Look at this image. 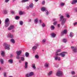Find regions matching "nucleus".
Here are the masks:
<instances>
[{
    "label": "nucleus",
    "instance_id": "6",
    "mask_svg": "<svg viewBox=\"0 0 77 77\" xmlns=\"http://www.w3.org/2000/svg\"><path fill=\"white\" fill-rule=\"evenodd\" d=\"M56 75L58 77H61L62 76V72L61 71H58L57 72Z\"/></svg>",
    "mask_w": 77,
    "mask_h": 77
},
{
    "label": "nucleus",
    "instance_id": "39",
    "mask_svg": "<svg viewBox=\"0 0 77 77\" xmlns=\"http://www.w3.org/2000/svg\"><path fill=\"white\" fill-rule=\"evenodd\" d=\"M42 27H45V23H42Z\"/></svg>",
    "mask_w": 77,
    "mask_h": 77
},
{
    "label": "nucleus",
    "instance_id": "62",
    "mask_svg": "<svg viewBox=\"0 0 77 77\" xmlns=\"http://www.w3.org/2000/svg\"><path fill=\"white\" fill-rule=\"evenodd\" d=\"M12 32H15V30H12Z\"/></svg>",
    "mask_w": 77,
    "mask_h": 77
},
{
    "label": "nucleus",
    "instance_id": "32",
    "mask_svg": "<svg viewBox=\"0 0 77 77\" xmlns=\"http://www.w3.org/2000/svg\"><path fill=\"white\" fill-rule=\"evenodd\" d=\"M61 51V49H59L57 50L56 52L57 53H59V52H60V51Z\"/></svg>",
    "mask_w": 77,
    "mask_h": 77
},
{
    "label": "nucleus",
    "instance_id": "47",
    "mask_svg": "<svg viewBox=\"0 0 77 77\" xmlns=\"http://www.w3.org/2000/svg\"><path fill=\"white\" fill-rule=\"evenodd\" d=\"M46 41V39H44L43 40L42 42L43 43H44Z\"/></svg>",
    "mask_w": 77,
    "mask_h": 77
},
{
    "label": "nucleus",
    "instance_id": "17",
    "mask_svg": "<svg viewBox=\"0 0 77 77\" xmlns=\"http://www.w3.org/2000/svg\"><path fill=\"white\" fill-rule=\"evenodd\" d=\"M8 61L10 63H13V60L10 59L8 60Z\"/></svg>",
    "mask_w": 77,
    "mask_h": 77
},
{
    "label": "nucleus",
    "instance_id": "15",
    "mask_svg": "<svg viewBox=\"0 0 77 77\" xmlns=\"http://www.w3.org/2000/svg\"><path fill=\"white\" fill-rule=\"evenodd\" d=\"M73 51L74 53H77V48H74L72 50Z\"/></svg>",
    "mask_w": 77,
    "mask_h": 77
},
{
    "label": "nucleus",
    "instance_id": "3",
    "mask_svg": "<svg viewBox=\"0 0 77 77\" xmlns=\"http://www.w3.org/2000/svg\"><path fill=\"white\" fill-rule=\"evenodd\" d=\"M67 54V52H63L61 53L56 54V55L57 56H61L62 57H64L65 56V54Z\"/></svg>",
    "mask_w": 77,
    "mask_h": 77
},
{
    "label": "nucleus",
    "instance_id": "49",
    "mask_svg": "<svg viewBox=\"0 0 77 77\" xmlns=\"http://www.w3.org/2000/svg\"><path fill=\"white\" fill-rule=\"evenodd\" d=\"M9 1V0H5V3H8Z\"/></svg>",
    "mask_w": 77,
    "mask_h": 77
},
{
    "label": "nucleus",
    "instance_id": "45",
    "mask_svg": "<svg viewBox=\"0 0 77 77\" xmlns=\"http://www.w3.org/2000/svg\"><path fill=\"white\" fill-rule=\"evenodd\" d=\"M19 14L20 15H23V12H22L21 11H20Z\"/></svg>",
    "mask_w": 77,
    "mask_h": 77
},
{
    "label": "nucleus",
    "instance_id": "26",
    "mask_svg": "<svg viewBox=\"0 0 77 77\" xmlns=\"http://www.w3.org/2000/svg\"><path fill=\"white\" fill-rule=\"evenodd\" d=\"M52 73H53V71H50L48 73V75H51V74H52Z\"/></svg>",
    "mask_w": 77,
    "mask_h": 77
},
{
    "label": "nucleus",
    "instance_id": "19",
    "mask_svg": "<svg viewBox=\"0 0 77 77\" xmlns=\"http://www.w3.org/2000/svg\"><path fill=\"white\" fill-rule=\"evenodd\" d=\"M36 48H37V46H34L32 48V49L33 51H34V50H36Z\"/></svg>",
    "mask_w": 77,
    "mask_h": 77
},
{
    "label": "nucleus",
    "instance_id": "58",
    "mask_svg": "<svg viewBox=\"0 0 77 77\" xmlns=\"http://www.w3.org/2000/svg\"><path fill=\"white\" fill-rule=\"evenodd\" d=\"M29 22H31V19H29Z\"/></svg>",
    "mask_w": 77,
    "mask_h": 77
},
{
    "label": "nucleus",
    "instance_id": "27",
    "mask_svg": "<svg viewBox=\"0 0 77 77\" xmlns=\"http://www.w3.org/2000/svg\"><path fill=\"white\" fill-rule=\"evenodd\" d=\"M28 1H29V0H22L21 1V2L22 3H24V2H28Z\"/></svg>",
    "mask_w": 77,
    "mask_h": 77
},
{
    "label": "nucleus",
    "instance_id": "37",
    "mask_svg": "<svg viewBox=\"0 0 77 77\" xmlns=\"http://www.w3.org/2000/svg\"><path fill=\"white\" fill-rule=\"evenodd\" d=\"M66 16L67 17V18H69V17H70V16H69V14H66Z\"/></svg>",
    "mask_w": 77,
    "mask_h": 77
},
{
    "label": "nucleus",
    "instance_id": "31",
    "mask_svg": "<svg viewBox=\"0 0 77 77\" xmlns=\"http://www.w3.org/2000/svg\"><path fill=\"white\" fill-rule=\"evenodd\" d=\"M45 12H46V15H48V14H49L48 11V10H46Z\"/></svg>",
    "mask_w": 77,
    "mask_h": 77
},
{
    "label": "nucleus",
    "instance_id": "50",
    "mask_svg": "<svg viewBox=\"0 0 77 77\" xmlns=\"http://www.w3.org/2000/svg\"><path fill=\"white\" fill-rule=\"evenodd\" d=\"M14 56V55L12 54H11L10 55V57H12Z\"/></svg>",
    "mask_w": 77,
    "mask_h": 77
},
{
    "label": "nucleus",
    "instance_id": "56",
    "mask_svg": "<svg viewBox=\"0 0 77 77\" xmlns=\"http://www.w3.org/2000/svg\"><path fill=\"white\" fill-rule=\"evenodd\" d=\"M60 24H58L57 25L58 27H60Z\"/></svg>",
    "mask_w": 77,
    "mask_h": 77
},
{
    "label": "nucleus",
    "instance_id": "54",
    "mask_svg": "<svg viewBox=\"0 0 77 77\" xmlns=\"http://www.w3.org/2000/svg\"><path fill=\"white\" fill-rule=\"evenodd\" d=\"M11 13L12 14H14V12L13 11H11Z\"/></svg>",
    "mask_w": 77,
    "mask_h": 77
},
{
    "label": "nucleus",
    "instance_id": "64",
    "mask_svg": "<svg viewBox=\"0 0 77 77\" xmlns=\"http://www.w3.org/2000/svg\"><path fill=\"white\" fill-rule=\"evenodd\" d=\"M33 15H34V16H35V15H36V14H33Z\"/></svg>",
    "mask_w": 77,
    "mask_h": 77
},
{
    "label": "nucleus",
    "instance_id": "48",
    "mask_svg": "<svg viewBox=\"0 0 77 77\" xmlns=\"http://www.w3.org/2000/svg\"><path fill=\"white\" fill-rule=\"evenodd\" d=\"M45 1H43L42 2V5H44V4H45Z\"/></svg>",
    "mask_w": 77,
    "mask_h": 77
},
{
    "label": "nucleus",
    "instance_id": "63",
    "mask_svg": "<svg viewBox=\"0 0 77 77\" xmlns=\"http://www.w3.org/2000/svg\"><path fill=\"white\" fill-rule=\"evenodd\" d=\"M19 63H21V60H19Z\"/></svg>",
    "mask_w": 77,
    "mask_h": 77
},
{
    "label": "nucleus",
    "instance_id": "14",
    "mask_svg": "<svg viewBox=\"0 0 77 77\" xmlns=\"http://www.w3.org/2000/svg\"><path fill=\"white\" fill-rule=\"evenodd\" d=\"M1 56L2 57H4V56H5V52L4 51H2L1 52Z\"/></svg>",
    "mask_w": 77,
    "mask_h": 77
},
{
    "label": "nucleus",
    "instance_id": "40",
    "mask_svg": "<svg viewBox=\"0 0 77 77\" xmlns=\"http://www.w3.org/2000/svg\"><path fill=\"white\" fill-rule=\"evenodd\" d=\"M4 14H7L8 13V12H7V11L5 10L4 11Z\"/></svg>",
    "mask_w": 77,
    "mask_h": 77
},
{
    "label": "nucleus",
    "instance_id": "41",
    "mask_svg": "<svg viewBox=\"0 0 77 77\" xmlns=\"http://www.w3.org/2000/svg\"><path fill=\"white\" fill-rule=\"evenodd\" d=\"M0 61L1 63H3V59H1V60H0Z\"/></svg>",
    "mask_w": 77,
    "mask_h": 77
},
{
    "label": "nucleus",
    "instance_id": "46",
    "mask_svg": "<svg viewBox=\"0 0 77 77\" xmlns=\"http://www.w3.org/2000/svg\"><path fill=\"white\" fill-rule=\"evenodd\" d=\"M74 10L75 12H77V8H75Z\"/></svg>",
    "mask_w": 77,
    "mask_h": 77
},
{
    "label": "nucleus",
    "instance_id": "9",
    "mask_svg": "<svg viewBox=\"0 0 77 77\" xmlns=\"http://www.w3.org/2000/svg\"><path fill=\"white\" fill-rule=\"evenodd\" d=\"M7 36L8 38L10 37L11 38H13V35L12 34H11V33L10 32L8 34Z\"/></svg>",
    "mask_w": 77,
    "mask_h": 77
},
{
    "label": "nucleus",
    "instance_id": "1",
    "mask_svg": "<svg viewBox=\"0 0 77 77\" xmlns=\"http://www.w3.org/2000/svg\"><path fill=\"white\" fill-rule=\"evenodd\" d=\"M63 17H64L63 16L61 15L60 16V21H62L61 23V25L62 26H63L64 25V24L67 20L66 19L63 18Z\"/></svg>",
    "mask_w": 77,
    "mask_h": 77
},
{
    "label": "nucleus",
    "instance_id": "21",
    "mask_svg": "<svg viewBox=\"0 0 77 77\" xmlns=\"http://www.w3.org/2000/svg\"><path fill=\"white\" fill-rule=\"evenodd\" d=\"M10 41L13 44H15V40L14 39H11L10 40Z\"/></svg>",
    "mask_w": 77,
    "mask_h": 77
},
{
    "label": "nucleus",
    "instance_id": "24",
    "mask_svg": "<svg viewBox=\"0 0 77 77\" xmlns=\"http://www.w3.org/2000/svg\"><path fill=\"white\" fill-rule=\"evenodd\" d=\"M69 36L71 38H72V37H73V33L72 32H71L70 33Z\"/></svg>",
    "mask_w": 77,
    "mask_h": 77
},
{
    "label": "nucleus",
    "instance_id": "36",
    "mask_svg": "<svg viewBox=\"0 0 77 77\" xmlns=\"http://www.w3.org/2000/svg\"><path fill=\"white\" fill-rule=\"evenodd\" d=\"M16 59H20V57L19 56L17 55L16 57Z\"/></svg>",
    "mask_w": 77,
    "mask_h": 77
},
{
    "label": "nucleus",
    "instance_id": "13",
    "mask_svg": "<svg viewBox=\"0 0 77 77\" xmlns=\"http://www.w3.org/2000/svg\"><path fill=\"white\" fill-rule=\"evenodd\" d=\"M76 3H77V0H73L71 3V4H72V5H75V4H76Z\"/></svg>",
    "mask_w": 77,
    "mask_h": 77
},
{
    "label": "nucleus",
    "instance_id": "5",
    "mask_svg": "<svg viewBox=\"0 0 77 77\" xmlns=\"http://www.w3.org/2000/svg\"><path fill=\"white\" fill-rule=\"evenodd\" d=\"M34 75V73H33V72H30L29 74H26V77H31V76H32V75Z\"/></svg>",
    "mask_w": 77,
    "mask_h": 77
},
{
    "label": "nucleus",
    "instance_id": "38",
    "mask_svg": "<svg viewBox=\"0 0 77 77\" xmlns=\"http://www.w3.org/2000/svg\"><path fill=\"white\" fill-rule=\"evenodd\" d=\"M21 59L22 61H24V58L23 57H21Z\"/></svg>",
    "mask_w": 77,
    "mask_h": 77
},
{
    "label": "nucleus",
    "instance_id": "16",
    "mask_svg": "<svg viewBox=\"0 0 77 77\" xmlns=\"http://www.w3.org/2000/svg\"><path fill=\"white\" fill-rule=\"evenodd\" d=\"M22 53V52L21 51H17L16 52V53L17 54V55H18L19 56V55H20L21 53Z\"/></svg>",
    "mask_w": 77,
    "mask_h": 77
},
{
    "label": "nucleus",
    "instance_id": "35",
    "mask_svg": "<svg viewBox=\"0 0 77 77\" xmlns=\"http://www.w3.org/2000/svg\"><path fill=\"white\" fill-rule=\"evenodd\" d=\"M66 39H64L63 40V42H64V43H65L66 42Z\"/></svg>",
    "mask_w": 77,
    "mask_h": 77
},
{
    "label": "nucleus",
    "instance_id": "18",
    "mask_svg": "<svg viewBox=\"0 0 77 77\" xmlns=\"http://www.w3.org/2000/svg\"><path fill=\"white\" fill-rule=\"evenodd\" d=\"M41 10L42 11H43L44 12V11H45L46 10L45 9V7H42L41 8Z\"/></svg>",
    "mask_w": 77,
    "mask_h": 77
},
{
    "label": "nucleus",
    "instance_id": "10",
    "mask_svg": "<svg viewBox=\"0 0 77 77\" xmlns=\"http://www.w3.org/2000/svg\"><path fill=\"white\" fill-rule=\"evenodd\" d=\"M54 60H58V61H60V57H58L57 56L54 57Z\"/></svg>",
    "mask_w": 77,
    "mask_h": 77
},
{
    "label": "nucleus",
    "instance_id": "2",
    "mask_svg": "<svg viewBox=\"0 0 77 77\" xmlns=\"http://www.w3.org/2000/svg\"><path fill=\"white\" fill-rule=\"evenodd\" d=\"M5 27H8V26H9V24H10V21H9V20L8 18L5 19Z\"/></svg>",
    "mask_w": 77,
    "mask_h": 77
},
{
    "label": "nucleus",
    "instance_id": "8",
    "mask_svg": "<svg viewBox=\"0 0 77 77\" xmlns=\"http://www.w3.org/2000/svg\"><path fill=\"white\" fill-rule=\"evenodd\" d=\"M67 33V30L66 29H64L63 31L61 32V34L62 35H63L64 34H66Z\"/></svg>",
    "mask_w": 77,
    "mask_h": 77
},
{
    "label": "nucleus",
    "instance_id": "30",
    "mask_svg": "<svg viewBox=\"0 0 77 77\" xmlns=\"http://www.w3.org/2000/svg\"><path fill=\"white\" fill-rule=\"evenodd\" d=\"M19 24H20V26H22L23 24V22L22 21H20L19 22Z\"/></svg>",
    "mask_w": 77,
    "mask_h": 77
},
{
    "label": "nucleus",
    "instance_id": "61",
    "mask_svg": "<svg viewBox=\"0 0 77 77\" xmlns=\"http://www.w3.org/2000/svg\"><path fill=\"white\" fill-rule=\"evenodd\" d=\"M74 48V46H71V48Z\"/></svg>",
    "mask_w": 77,
    "mask_h": 77
},
{
    "label": "nucleus",
    "instance_id": "23",
    "mask_svg": "<svg viewBox=\"0 0 77 77\" xmlns=\"http://www.w3.org/2000/svg\"><path fill=\"white\" fill-rule=\"evenodd\" d=\"M32 67L34 69H36V67H35V64H33L32 65Z\"/></svg>",
    "mask_w": 77,
    "mask_h": 77
},
{
    "label": "nucleus",
    "instance_id": "11",
    "mask_svg": "<svg viewBox=\"0 0 77 77\" xmlns=\"http://www.w3.org/2000/svg\"><path fill=\"white\" fill-rule=\"evenodd\" d=\"M45 66L46 68H48L49 66V63H46L45 64Z\"/></svg>",
    "mask_w": 77,
    "mask_h": 77
},
{
    "label": "nucleus",
    "instance_id": "20",
    "mask_svg": "<svg viewBox=\"0 0 77 77\" xmlns=\"http://www.w3.org/2000/svg\"><path fill=\"white\" fill-rule=\"evenodd\" d=\"M34 6V5L32 3L30 4L29 5V7L30 8H33Z\"/></svg>",
    "mask_w": 77,
    "mask_h": 77
},
{
    "label": "nucleus",
    "instance_id": "59",
    "mask_svg": "<svg viewBox=\"0 0 77 77\" xmlns=\"http://www.w3.org/2000/svg\"><path fill=\"white\" fill-rule=\"evenodd\" d=\"M39 0H34L35 2H38Z\"/></svg>",
    "mask_w": 77,
    "mask_h": 77
},
{
    "label": "nucleus",
    "instance_id": "42",
    "mask_svg": "<svg viewBox=\"0 0 77 77\" xmlns=\"http://www.w3.org/2000/svg\"><path fill=\"white\" fill-rule=\"evenodd\" d=\"M35 57L36 58V59H38V58H39V56H38V55H36L35 56Z\"/></svg>",
    "mask_w": 77,
    "mask_h": 77
},
{
    "label": "nucleus",
    "instance_id": "60",
    "mask_svg": "<svg viewBox=\"0 0 77 77\" xmlns=\"http://www.w3.org/2000/svg\"><path fill=\"white\" fill-rule=\"evenodd\" d=\"M26 9H29V6H27L26 7Z\"/></svg>",
    "mask_w": 77,
    "mask_h": 77
},
{
    "label": "nucleus",
    "instance_id": "4",
    "mask_svg": "<svg viewBox=\"0 0 77 77\" xmlns=\"http://www.w3.org/2000/svg\"><path fill=\"white\" fill-rule=\"evenodd\" d=\"M3 47L5 49H7L8 50H10V46L6 43H4L3 45Z\"/></svg>",
    "mask_w": 77,
    "mask_h": 77
},
{
    "label": "nucleus",
    "instance_id": "28",
    "mask_svg": "<svg viewBox=\"0 0 77 77\" xmlns=\"http://www.w3.org/2000/svg\"><path fill=\"white\" fill-rule=\"evenodd\" d=\"M25 55L26 57H28V56H29V53H28V52H26L25 54Z\"/></svg>",
    "mask_w": 77,
    "mask_h": 77
},
{
    "label": "nucleus",
    "instance_id": "22",
    "mask_svg": "<svg viewBox=\"0 0 77 77\" xmlns=\"http://www.w3.org/2000/svg\"><path fill=\"white\" fill-rule=\"evenodd\" d=\"M51 36L52 37V38H54L56 37V34H54V33H52L51 35Z\"/></svg>",
    "mask_w": 77,
    "mask_h": 77
},
{
    "label": "nucleus",
    "instance_id": "53",
    "mask_svg": "<svg viewBox=\"0 0 77 77\" xmlns=\"http://www.w3.org/2000/svg\"><path fill=\"white\" fill-rule=\"evenodd\" d=\"M39 22L40 23H42V20H39Z\"/></svg>",
    "mask_w": 77,
    "mask_h": 77
},
{
    "label": "nucleus",
    "instance_id": "12",
    "mask_svg": "<svg viewBox=\"0 0 77 77\" xmlns=\"http://www.w3.org/2000/svg\"><path fill=\"white\" fill-rule=\"evenodd\" d=\"M28 63L27 62H26L25 63V66L24 68L25 69H27V67H28Z\"/></svg>",
    "mask_w": 77,
    "mask_h": 77
},
{
    "label": "nucleus",
    "instance_id": "51",
    "mask_svg": "<svg viewBox=\"0 0 77 77\" xmlns=\"http://www.w3.org/2000/svg\"><path fill=\"white\" fill-rule=\"evenodd\" d=\"M4 77H6V73H4Z\"/></svg>",
    "mask_w": 77,
    "mask_h": 77
},
{
    "label": "nucleus",
    "instance_id": "55",
    "mask_svg": "<svg viewBox=\"0 0 77 77\" xmlns=\"http://www.w3.org/2000/svg\"><path fill=\"white\" fill-rule=\"evenodd\" d=\"M76 24H77V22L75 23L74 24V26H75V25H76Z\"/></svg>",
    "mask_w": 77,
    "mask_h": 77
},
{
    "label": "nucleus",
    "instance_id": "25",
    "mask_svg": "<svg viewBox=\"0 0 77 77\" xmlns=\"http://www.w3.org/2000/svg\"><path fill=\"white\" fill-rule=\"evenodd\" d=\"M38 18L35 19L34 21V22L35 23H37L38 22Z\"/></svg>",
    "mask_w": 77,
    "mask_h": 77
},
{
    "label": "nucleus",
    "instance_id": "29",
    "mask_svg": "<svg viewBox=\"0 0 77 77\" xmlns=\"http://www.w3.org/2000/svg\"><path fill=\"white\" fill-rule=\"evenodd\" d=\"M65 5V3L63 2H61L60 3V6H63Z\"/></svg>",
    "mask_w": 77,
    "mask_h": 77
},
{
    "label": "nucleus",
    "instance_id": "43",
    "mask_svg": "<svg viewBox=\"0 0 77 77\" xmlns=\"http://www.w3.org/2000/svg\"><path fill=\"white\" fill-rule=\"evenodd\" d=\"M15 18L16 19V20H18V19H19V18H20V17H19V16H16L15 17Z\"/></svg>",
    "mask_w": 77,
    "mask_h": 77
},
{
    "label": "nucleus",
    "instance_id": "33",
    "mask_svg": "<svg viewBox=\"0 0 77 77\" xmlns=\"http://www.w3.org/2000/svg\"><path fill=\"white\" fill-rule=\"evenodd\" d=\"M57 21H55L54 22L53 24H54V26H56V25L57 24Z\"/></svg>",
    "mask_w": 77,
    "mask_h": 77
},
{
    "label": "nucleus",
    "instance_id": "44",
    "mask_svg": "<svg viewBox=\"0 0 77 77\" xmlns=\"http://www.w3.org/2000/svg\"><path fill=\"white\" fill-rule=\"evenodd\" d=\"M51 28L52 29V30H54V26L53 25H52L51 26Z\"/></svg>",
    "mask_w": 77,
    "mask_h": 77
},
{
    "label": "nucleus",
    "instance_id": "52",
    "mask_svg": "<svg viewBox=\"0 0 77 77\" xmlns=\"http://www.w3.org/2000/svg\"><path fill=\"white\" fill-rule=\"evenodd\" d=\"M55 66L56 67V68H58V67H59V66H58V65L56 66V64H55Z\"/></svg>",
    "mask_w": 77,
    "mask_h": 77
},
{
    "label": "nucleus",
    "instance_id": "57",
    "mask_svg": "<svg viewBox=\"0 0 77 77\" xmlns=\"http://www.w3.org/2000/svg\"><path fill=\"white\" fill-rule=\"evenodd\" d=\"M56 21V19H54L53 20V21Z\"/></svg>",
    "mask_w": 77,
    "mask_h": 77
},
{
    "label": "nucleus",
    "instance_id": "34",
    "mask_svg": "<svg viewBox=\"0 0 77 77\" xmlns=\"http://www.w3.org/2000/svg\"><path fill=\"white\" fill-rule=\"evenodd\" d=\"M71 74L73 75H74V74H75V72L74 71H72L71 72Z\"/></svg>",
    "mask_w": 77,
    "mask_h": 77
},
{
    "label": "nucleus",
    "instance_id": "7",
    "mask_svg": "<svg viewBox=\"0 0 77 77\" xmlns=\"http://www.w3.org/2000/svg\"><path fill=\"white\" fill-rule=\"evenodd\" d=\"M15 28L14 26L11 25L10 26V27L8 28V30H11L14 29Z\"/></svg>",
    "mask_w": 77,
    "mask_h": 77
}]
</instances>
